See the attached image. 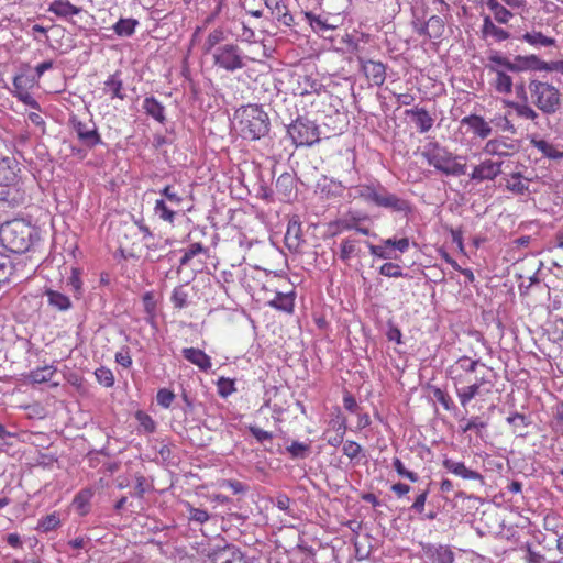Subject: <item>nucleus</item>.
Instances as JSON below:
<instances>
[{
	"label": "nucleus",
	"instance_id": "nucleus-55",
	"mask_svg": "<svg viewBox=\"0 0 563 563\" xmlns=\"http://www.w3.org/2000/svg\"><path fill=\"white\" fill-rule=\"evenodd\" d=\"M136 419L140 422V426L146 431V432H154L156 428L155 421L148 416L147 413L143 411L136 412Z\"/></svg>",
	"mask_w": 563,
	"mask_h": 563
},
{
	"label": "nucleus",
	"instance_id": "nucleus-22",
	"mask_svg": "<svg viewBox=\"0 0 563 563\" xmlns=\"http://www.w3.org/2000/svg\"><path fill=\"white\" fill-rule=\"evenodd\" d=\"M49 12H53L57 16L69 19L73 15H77L81 12V8L71 4L69 1L55 0L51 3Z\"/></svg>",
	"mask_w": 563,
	"mask_h": 563
},
{
	"label": "nucleus",
	"instance_id": "nucleus-15",
	"mask_svg": "<svg viewBox=\"0 0 563 563\" xmlns=\"http://www.w3.org/2000/svg\"><path fill=\"white\" fill-rule=\"evenodd\" d=\"M362 70L366 78L375 86H382L386 79V68L380 62L365 60Z\"/></svg>",
	"mask_w": 563,
	"mask_h": 563
},
{
	"label": "nucleus",
	"instance_id": "nucleus-13",
	"mask_svg": "<svg viewBox=\"0 0 563 563\" xmlns=\"http://www.w3.org/2000/svg\"><path fill=\"white\" fill-rule=\"evenodd\" d=\"M488 62L497 63L503 65L505 69L510 73H522L527 71V56L516 55L512 60L501 55L497 51H490L487 56Z\"/></svg>",
	"mask_w": 563,
	"mask_h": 563
},
{
	"label": "nucleus",
	"instance_id": "nucleus-14",
	"mask_svg": "<svg viewBox=\"0 0 563 563\" xmlns=\"http://www.w3.org/2000/svg\"><path fill=\"white\" fill-rule=\"evenodd\" d=\"M442 464L445 470L459 477L464 479L479 481L482 484L484 483L483 475L466 467L463 462L454 461L452 459H444Z\"/></svg>",
	"mask_w": 563,
	"mask_h": 563
},
{
	"label": "nucleus",
	"instance_id": "nucleus-6",
	"mask_svg": "<svg viewBox=\"0 0 563 563\" xmlns=\"http://www.w3.org/2000/svg\"><path fill=\"white\" fill-rule=\"evenodd\" d=\"M214 66L224 69L229 73L242 69L246 66L245 56L241 48L233 43L223 44L218 46L212 52Z\"/></svg>",
	"mask_w": 563,
	"mask_h": 563
},
{
	"label": "nucleus",
	"instance_id": "nucleus-30",
	"mask_svg": "<svg viewBox=\"0 0 563 563\" xmlns=\"http://www.w3.org/2000/svg\"><path fill=\"white\" fill-rule=\"evenodd\" d=\"M482 32L484 36L490 35L498 42L505 41L509 37V33L504 29L496 26L489 16L484 18Z\"/></svg>",
	"mask_w": 563,
	"mask_h": 563
},
{
	"label": "nucleus",
	"instance_id": "nucleus-33",
	"mask_svg": "<svg viewBox=\"0 0 563 563\" xmlns=\"http://www.w3.org/2000/svg\"><path fill=\"white\" fill-rule=\"evenodd\" d=\"M225 40L224 31L221 27H217L209 33L205 43H203V52L209 54L217 48L216 46L222 43Z\"/></svg>",
	"mask_w": 563,
	"mask_h": 563
},
{
	"label": "nucleus",
	"instance_id": "nucleus-4",
	"mask_svg": "<svg viewBox=\"0 0 563 563\" xmlns=\"http://www.w3.org/2000/svg\"><path fill=\"white\" fill-rule=\"evenodd\" d=\"M422 156L429 165L446 176H461L466 173V164L459 163L456 156L438 145L424 151Z\"/></svg>",
	"mask_w": 563,
	"mask_h": 563
},
{
	"label": "nucleus",
	"instance_id": "nucleus-59",
	"mask_svg": "<svg viewBox=\"0 0 563 563\" xmlns=\"http://www.w3.org/2000/svg\"><path fill=\"white\" fill-rule=\"evenodd\" d=\"M249 431L260 443H264L265 441H271L273 439L272 432L265 431L257 426H250Z\"/></svg>",
	"mask_w": 563,
	"mask_h": 563
},
{
	"label": "nucleus",
	"instance_id": "nucleus-1",
	"mask_svg": "<svg viewBox=\"0 0 563 563\" xmlns=\"http://www.w3.org/2000/svg\"><path fill=\"white\" fill-rule=\"evenodd\" d=\"M38 239L36 229L24 220H12L0 227V241L12 253L27 252Z\"/></svg>",
	"mask_w": 563,
	"mask_h": 563
},
{
	"label": "nucleus",
	"instance_id": "nucleus-44",
	"mask_svg": "<svg viewBox=\"0 0 563 563\" xmlns=\"http://www.w3.org/2000/svg\"><path fill=\"white\" fill-rule=\"evenodd\" d=\"M357 241L354 239H345L341 243V250H340V258L344 262H347L352 256L356 254Z\"/></svg>",
	"mask_w": 563,
	"mask_h": 563
},
{
	"label": "nucleus",
	"instance_id": "nucleus-5",
	"mask_svg": "<svg viewBox=\"0 0 563 563\" xmlns=\"http://www.w3.org/2000/svg\"><path fill=\"white\" fill-rule=\"evenodd\" d=\"M287 133L296 147L312 146L320 141L319 126L305 117H298L287 128Z\"/></svg>",
	"mask_w": 563,
	"mask_h": 563
},
{
	"label": "nucleus",
	"instance_id": "nucleus-51",
	"mask_svg": "<svg viewBox=\"0 0 563 563\" xmlns=\"http://www.w3.org/2000/svg\"><path fill=\"white\" fill-rule=\"evenodd\" d=\"M155 212L164 221L173 222L175 212L166 205L164 200H156Z\"/></svg>",
	"mask_w": 563,
	"mask_h": 563
},
{
	"label": "nucleus",
	"instance_id": "nucleus-61",
	"mask_svg": "<svg viewBox=\"0 0 563 563\" xmlns=\"http://www.w3.org/2000/svg\"><path fill=\"white\" fill-rule=\"evenodd\" d=\"M383 243L385 246H391L401 253H405L409 249V240L407 238L399 240L386 239L383 241Z\"/></svg>",
	"mask_w": 563,
	"mask_h": 563
},
{
	"label": "nucleus",
	"instance_id": "nucleus-39",
	"mask_svg": "<svg viewBox=\"0 0 563 563\" xmlns=\"http://www.w3.org/2000/svg\"><path fill=\"white\" fill-rule=\"evenodd\" d=\"M429 26V38H439L442 36L444 32V21L442 18L438 15H432L427 21Z\"/></svg>",
	"mask_w": 563,
	"mask_h": 563
},
{
	"label": "nucleus",
	"instance_id": "nucleus-53",
	"mask_svg": "<svg viewBox=\"0 0 563 563\" xmlns=\"http://www.w3.org/2000/svg\"><path fill=\"white\" fill-rule=\"evenodd\" d=\"M309 445L302 442L294 441L288 448L287 451L291 454L294 459H303L307 456L309 452Z\"/></svg>",
	"mask_w": 563,
	"mask_h": 563
},
{
	"label": "nucleus",
	"instance_id": "nucleus-35",
	"mask_svg": "<svg viewBox=\"0 0 563 563\" xmlns=\"http://www.w3.org/2000/svg\"><path fill=\"white\" fill-rule=\"evenodd\" d=\"M16 174L14 169L9 165V159L4 158L0 161V187L16 183Z\"/></svg>",
	"mask_w": 563,
	"mask_h": 563
},
{
	"label": "nucleus",
	"instance_id": "nucleus-21",
	"mask_svg": "<svg viewBox=\"0 0 563 563\" xmlns=\"http://www.w3.org/2000/svg\"><path fill=\"white\" fill-rule=\"evenodd\" d=\"M406 114L413 117L415 124L420 133H426L432 128L433 119L424 108L407 110Z\"/></svg>",
	"mask_w": 563,
	"mask_h": 563
},
{
	"label": "nucleus",
	"instance_id": "nucleus-36",
	"mask_svg": "<svg viewBox=\"0 0 563 563\" xmlns=\"http://www.w3.org/2000/svg\"><path fill=\"white\" fill-rule=\"evenodd\" d=\"M137 23L135 19H120L113 25V31L119 36H131L135 32Z\"/></svg>",
	"mask_w": 563,
	"mask_h": 563
},
{
	"label": "nucleus",
	"instance_id": "nucleus-49",
	"mask_svg": "<svg viewBox=\"0 0 563 563\" xmlns=\"http://www.w3.org/2000/svg\"><path fill=\"white\" fill-rule=\"evenodd\" d=\"M379 274L386 277H404L406 276L398 264L387 262L379 267Z\"/></svg>",
	"mask_w": 563,
	"mask_h": 563
},
{
	"label": "nucleus",
	"instance_id": "nucleus-42",
	"mask_svg": "<svg viewBox=\"0 0 563 563\" xmlns=\"http://www.w3.org/2000/svg\"><path fill=\"white\" fill-rule=\"evenodd\" d=\"M13 268L14 266L10 257L0 253V285L9 282Z\"/></svg>",
	"mask_w": 563,
	"mask_h": 563
},
{
	"label": "nucleus",
	"instance_id": "nucleus-24",
	"mask_svg": "<svg viewBox=\"0 0 563 563\" xmlns=\"http://www.w3.org/2000/svg\"><path fill=\"white\" fill-rule=\"evenodd\" d=\"M454 380H456V378H454ZM454 385L462 407H466L475 397L484 395L483 389H479L478 385H475L474 383L464 387H457V382H455Z\"/></svg>",
	"mask_w": 563,
	"mask_h": 563
},
{
	"label": "nucleus",
	"instance_id": "nucleus-56",
	"mask_svg": "<svg viewBox=\"0 0 563 563\" xmlns=\"http://www.w3.org/2000/svg\"><path fill=\"white\" fill-rule=\"evenodd\" d=\"M456 364L466 373H474L478 365H483L479 360H472L468 356L460 357Z\"/></svg>",
	"mask_w": 563,
	"mask_h": 563
},
{
	"label": "nucleus",
	"instance_id": "nucleus-3",
	"mask_svg": "<svg viewBox=\"0 0 563 563\" xmlns=\"http://www.w3.org/2000/svg\"><path fill=\"white\" fill-rule=\"evenodd\" d=\"M268 114L257 104H249L240 114V130L244 139L260 140L269 131Z\"/></svg>",
	"mask_w": 563,
	"mask_h": 563
},
{
	"label": "nucleus",
	"instance_id": "nucleus-26",
	"mask_svg": "<svg viewBox=\"0 0 563 563\" xmlns=\"http://www.w3.org/2000/svg\"><path fill=\"white\" fill-rule=\"evenodd\" d=\"M380 207L390 209L396 212H405L406 213V212L410 211V205L407 200L399 198L398 196L389 192L388 190L386 191V194L384 196Z\"/></svg>",
	"mask_w": 563,
	"mask_h": 563
},
{
	"label": "nucleus",
	"instance_id": "nucleus-9",
	"mask_svg": "<svg viewBox=\"0 0 563 563\" xmlns=\"http://www.w3.org/2000/svg\"><path fill=\"white\" fill-rule=\"evenodd\" d=\"M422 552L430 563H454L455 555L450 545L426 543Z\"/></svg>",
	"mask_w": 563,
	"mask_h": 563
},
{
	"label": "nucleus",
	"instance_id": "nucleus-31",
	"mask_svg": "<svg viewBox=\"0 0 563 563\" xmlns=\"http://www.w3.org/2000/svg\"><path fill=\"white\" fill-rule=\"evenodd\" d=\"M522 40L534 47L554 46L555 40L543 35L541 32H527L522 35Z\"/></svg>",
	"mask_w": 563,
	"mask_h": 563
},
{
	"label": "nucleus",
	"instance_id": "nucleus-47",
	"mask_svg": "<svg viewBox=\"0 0 563 563\" xmlns=\"http://www.w3.org/2000/svg\"><path fill=\"white\" fill-rule=\"evenodd\" d=\"M175 308L183 309L188 303V294L184 289V286H178L174 289L170 298Z\"/></svg>",
	"mask_w": 563,
	"mask_h": 563
},
{
	"label": "nucleus",
	"instance_id": "nucleus-34",
	"mask_svg": "<svg viewBox=\"0 0 563 563\" xmlns=\"http://www.w3.org/2000/svg\"><path fill=\"white\" fill-rule=\"evenodd\" d=\"M305 16L316 32H324L336 27V25L329 23L327 19H322L320 15H316L312 12H306Z\"/></svg>",
	"mask_w": 563,
	"mask_h": 563
},
{
	"label": "nucleus",
	"instance_id": "nucleus-52",
	"mask_svg": "<svg viewBox=\"0 0 563 563\" xmlns=\"http://www.w3.org/2000/svg\"><path fill=\"white\" fill-rule=\"evenodd\" d=\"M175 394L167 389V388H161L158 391H157V395H156V401L157 404L167 409L170 407V405L173 404V401L175 400Z\"/></svg>",
	"mask_w": 563,
	"mask_h": 563
},
{
	"label": "nucleus",
	"instance_id": "nucleus-63",
	"mask_svg": "<svg viewBox=\"0 0 563 563\" xmlns=\"http://www.w3.org/2000/svg\"><path fill=\"white\" fill-rule=\"evenodd\" d=\"M361 451H362V446L358 443H356L355 441L349 440L343 444V453L351 460L357 457V455L361 453Z\"/></svg>",
	"mask_w": 563,
	"mask_h": 563
},
{
	"label": "nucleus",
	"instance_id": "nucleus-45",
	"mask_svg": "<svg viewBox=\"0 0 563 563\" xmlns=\"http://www.w3.org/2000/svg\"><path fill=\"white\" fill-rule=\"evenodd\" d=\"M506 187H507L508 190H510V191H512L515 194H519V195H522V194H525L528 190V185H526L521 180V174L520 173H514L511 175V180L507 181Z\"/></svg>",
	"mask_w": 563,
	"mask_h": 563
},
{
	"label": "nucleus",
	"instance_id": "nucleus-16",
	"mask_svg": "<svg viewBox=\"0 0 563 563\" xmlns=\"http://www.w3.org/2000/svg\"><path fill=\"white\" fill-rule=\"evenodd\" d=\"M462 125H467L475 135L481 139H487L492 134V128L483 117L477 114H471L464 117L461 121Z\"/></svg>",
	"mask_w": 563,
	"mask_h": 563
},
{
	"label": "nucleus",
	"instance_id": "nucleus-46",
	"mask_svg": "<svg viewBox=\"0 0 563 563\" xmlns=\"http://www.w3.org/2000/svg\"><path fill=\"white\" fill-rule=\"evenodd\" d=\"M393 467L400 477L407 478L410 482H418L419 476L417 473L407 470L400 459L395 457L393 460Z\"/></svg>",
	"mask_w": 563,
	"mask_h": 563
},
{
	"label": "nucleus",
	"instance_id": "nucleus-17",
	"mask_svg": "<svg viewBox=\"0 0 563 563\" xmlns=\"http://www.w3.org/2000/svg\"><path fill=\"white\" fill-rule=\"evenodd\" d=\"M183 356L196 365L200 371L208 372L211 368V358L202 350L195 347L183 349Z\"/></svg>",
	"mask_w": 563,
	"mask_h": 563
},
{
	"label": "nucleus",
	"instance_id": "nucleus-8",
	"mask_svg": "<svg viewBox=\"0 0 563 563\" xmlns=\"http://www.w3.org/2000/svg\"><path fill=\"white\" fill-rule=\"evenodd\" d=\"M208 556L211 563H249L247 556L233 544L214 549Z\"/></svg>",
	"mask_w": 563,
	"mask_h": 563
},
{
	"label": "nucleus",
	"instance_id": "nucleus-60",
	"mask_svg": "<svg viewBox=\"0 0 563 563\" xmlns=\"http://www.w3.org/2000/svg\"><path fill=\"white\" fill-rule=\"evenodd\" d=\"M161 194L173 205L178 206L183 201L181 196L172 186H165Z\"/></svg>",
	"mask_w": 563,
	"mask_h": 563
},
{
	"label": "nucleus",
	"instance_id": "nucleus-10",
	"mask_svg": "<svg viewBox=\"0 0 563 563\" xmlns=\"http://www.w3.org/2000/svg\"><path fill=\"white\" fill-rule=\"evenodd\" d=\"M26 201V192L16 183L0 187V205L2 207L15 208Z\"/></svg>",
	"mask_w": 563,
	"mask_h": 563
},
{
	"label": "nucleus",
	"instance_id": "nucleus-50",
	"mask_svg": "<svg viewBox=\"0 0 563 563\" xmlns=\"http://www.w3.org/2000/svg\"><path fill=\"white\" fill-rule=\"evenodd\" d=\"M550 62L541 60L536 55H527V70L549 71Z\"/></svg>",
	"mask_w": 563,
	"mask_h": 563
},
{
	"label": "nucleus",
	"instance_id": "nucleus-62",
	"mask_svg": "<svg viewBox=\"0 0 563 563\" xmlns=\"http://www.w3.org/2000/svg\"><path fill=\"white\" fill-rule=\"evenodd\" d=\"M428 495H429V490L428 489H426L422 493H420L416 497L413 504L411 505L410 510H412V511H415L417 514H420V515L423 514Z\"/></svg>",
	"mask_w": 563,
	"mask_h": 563
},
{
	"label": "nucleus",
	"instance_id": "nucleus-48",
	"mask_svg": "<svg viewBox=\"0 0 563 563\" xmlns=\"http://www.w3.org/2000/svg\"><path fill=\"white\" fill-rule=\"evenodd\" d=\"M96 378L99 384L104 387H112L114 385V376L113 373L107 367H99L95 372Z\"/></svg>",
	"mask_w": 563,
	"mask_h": 563
},
{
	"label": "nucleus",
	"instance_id": "nucleus-18",
	"mask_svg": "<svg viewBox=\"0 0 563 563\" xmlns=\"http://www.w3.org/2000/svg\"><path fill=\"white\" fill-rule=\"evenodd\" d=\"M386 191L387 189L380 185H367L361 186L358 194L360 197L363 198L365 201L374 203L377 207H380Z\"/></svg>",
	"mask_w": 563,
	"mask_h": 563
},
{
	"label": "nucleus",
	"instance_id": "nucleus-37",
	"mask_svg": "<svg viewBox=\"0 0 563 563\" xmlns=\"http://www.w3.org/2000/svg\"><path fill=\"white\" fill-rule=\"evenodd\" d=\"M487 5L494 12L495 20L499 23L505 24L512 16V13L496 0H488Z\"/></svg>",
	"mask_w": 563,
	"mask_h": 563
},
{
	"label": "nucleus",
	"instance_id": "nucleus-25",
	"mask_svg": "<svg viewBox=\"0 0 563 563\" xmlns=\"http://www.w3.org/2000/svg\"><path fill=\"white\" fill-rule=\"evenodd\" d=\"M285 243L289 250L298 249L301 243V224L297 220H290L285 234Z\"/></svg>",
	"mask_w": 563,
	"mask_h": 563
},
{
	"label": "nucleus",
	"instance_id": "nucleus-7",
	"mask_svg": "<svg viewBox=\"0 0 563 563\" xmlns=\"http://www.w3.org/2000/svg\"><path fill=\"white\" fill-rule=\"evenodd\" d=\"M69 121L77 137L85 146L92 148L102 143L101 136L93 122H82L76 117H71Z\"/></svg>",
	"mask_w": 563,
	"mask_h": 563
},
{
	"label": "nucleus",
	"instance_id": "nucleus-58",
	"mask_svg": "<svg viewBox=\"0 0 563 563\" xmlns=\"http://www.w3.org/2000/svg\"><path fill=\"white\" fill-rule=\"evenodd\" d=\"M67 286L75 292V295H81V280L79 278L78 269H71V275L67 280Z\"/></svg>",
	"mask_w": 563,
	"mask_h": 563
},
{
	"label": "nucleus",
	"instance_id": "nucleus-12",
	"mask_svg": "<svg viewBox=\"0 0 563 563\" xmlns=\"http://www.w3.org/2000/svg\"><path fill=\"white\" fill-rule=\"evenodd\" d=\"M503 162L485 159L474 167L470 175L471 180L482 183L484 180H494L501 173Z\"/></svg>",
	"mask_w": 563,
	"mask_h": 563
},
{
	"label": "nucleus",
	"instance_id": "nucleus-32",
	"mask_svg": "<svg viewBox=\"0 0 563 563\" xmlns=\"http://www.w3.org/2000/svg\"><path fill=\"white\" fill-rule=\"evenodd\" d=\"M46 296L49 305L54 306L60 311H66L71 307L70 299L59 291L48 289L46 291Z\"/></svg>",
	"mask_w": 563,
	"mask_h": 563
},
{
	"label": "nucleus",
	"instance_id": "nucleus-20",
	"mask_svg": "<svg viewBox=\"0 0 563 563\" xmlns=\"http://www.w3.org/2000/svg\"><path fill=\"white\" fill-rule=\"evenodd\" d=\"M265 5L272 11V14L283 23L284 25L290 26L294 22V18L289 14L286 5L282 0H264Z\"/></svg>",
	"mask_w": 563,
	"mask_h": 563
},
{
	"label": "nucleus",
	"instance_id": "nucleus-2",
	"mask_svg": "<svg viewBox=\"0 0 563 563\" xmlns=\"http://www.w3.org/2000/svg\"><path fill=\"white\" fill-rule=\"evenodd\" d=\"M532 104L545 115L555 114L562 104L560 90L545 81L530 79L528 82Z\"/></svg>",
	"mask_w": 563,
	"mask_h": 563
},
{
	"label": "nucleus",
	"instance_id": "nucleus-43",
	"mask_svg": "<svg viewBox=\"0 0 563 563\" xmlns=\"http://www.w3.org/2000/svg\"><path fill=\"white\" fill-rule=\"evenodd\" d=\"M294 183V176L289 173H284L277 178L276 188L279 192H283L285 196H287L291 192Z\"/></svg>",
	"mask_w": 563,
	"mask_h": 563
},
{
	"label": "nucleus",
	"instance_id": "nucleus-57",
	"mask_svg": "<svg viewBox=\"0 0 563 563\" xmlns=\"http://www.w3.org/2000/svg\"><path fill=\"white\" fill-rule=\"evenodd\" d=\"M222 487L230 488L234 495L244 494L249 490V486L246 484L235 479H225L222 483Z\"/></svg>",
	"mask_w": 563,
	"mask_h": 563
},
{
	"label": "nucleus",
	"instance_id": "nucleus-11",
	"mask_svg": "<svg viewBox=\"0 0 563 563\" xmlns=\"http://www.w3.org/2000/svg\"><path fill=\"white\" fill-rule=\"evenodd\" d=\"M486 68L495 74V79L492 82L495 90L499 93L509 95L512 92L514 82L510 75L507 74V69L503 65L497 63L488 62Z\"/></svg>",
	"mask_w": 563,
	"mask_h": 563
},
{
	"label": "nucleus",
	"instance_id": "nucleus-64",
	"mask_svg": "<svg viewBox=\"0 0 563 563\" xmlns=\"http://www.w3.org/2000/svg\"><path fill=\"white\" fill-rule=\"evenodd\" d=\"M527 563H544L545 556L537 551H534L530 544H527V554H526Z\"/></svg>",
	"mask_w": 563,
	"mask_h": 563
},
{
	"label": "nucleus",
	"instance_id": "nucleus-54",
	"mask_svg": "<svg viewBox=\"0 0 563 563\" xmlns=\"http://www.w3.org/2000/svg\"><path fill=\"white\" fill-rule=\"evenodd\" d=\"M433 396L443 406L445 410H452L455 408L451 397L441 388H433Z\"/></svg>",
	"mask_w": 563,
	"mask_h": 563
},
{
	"label": "nucleus",
	"instance_id": "nucleus-19",
	"mask_svg": "<svg viewBox=\"0 0 563 563\" xmlns=\"http://www.w3.org/2000/svg\"><path fill=\"white\" fill-rule=\"evenodd\" d=\"M13 87L15 89L14 96L22 101L24 104L31 107L32 109L38 110V102L31 96V93L25 89L24 85V76H15L13 79Z\"/></svg>",
	"mask_w": 563,
	"mask_h": 563
},
{
	"label": "nucleus",
	"instance_id": "nucleus-28",
	"mask_svg": "<svg viewBox=\"0 0 563 563\" xmlns=\"http://www.w3.org/2000/svg\"><path fill=\"white\" fill-rule=\"evenodd\" d=\"M268 305L277 310L291 313L294 311V296L291 292H277L275 297L268 301Z\"/></svg>",
	"mask_w": 563,
	"mask_h": 563
},
{
	"label": "nucleus",
	"instance_id": "nucleus-23",
	"mask_svg": "<svg viewBox=\"0 0 563 563\" xmlns=\"http://www.w3.org/2000/svg\"><path fill=\"white\" fill-rule=\"evenodd\" d=\"M143 109L147 115L152 117L159 123L165 122V108L156 98L146 97L143 101Z\"/></svg>",
	"mask_w": 563,
	"mask_h": 563
},
{
	"label": "nucleus",
	"instance_id": "nucleus-40",
	"mask_svg": "<svg viewBox=\"0 0 563 563\" xmlns=\"http://www.w3.org/2000/svg\"><path fill=\"white\" fill-rule=\"evenodd\" d=\"M510 146L503 142V141H499V140H489L485 146H484V152L489 154V155H499V156H503V155H507V150L509 148Z\"/></svg>",
	"mask_w": 563,
	"mask_h": 563
},
{
	"label": "nucleus",
	"instance_id": "nucleus-27",
	"mask_svg": "<svg viewBox=\"0 0 563 563\" xmlns=\"http://www.w3.org/2000/svg\"><path fill=\"white\" fill-rule=\"evenodd\" d=\"M120 75H121L120 71H115L114 74L110 75L108 77V79L104 81L103 89L107 93L111 95V98H118V99L123 100L125 96L122 92L123 81H122Z\"/></svg>",
	"mask_w": 563,
	"mask_h": 563
},
{
	"label": "nucleus",
	"instance_id": "nucleus-38",
	"mask_svg": "<svg viewBox=\"0 0 563 563\" xmlns=\"http://www.w3.org/2000/svg\"><path fill=\"white\" fill-rule=\"evenodd\" d=\"M55 374V369L52 366H45L36 368L30 373V379L34 384H41L49 382Z\"/></svg>",
	"mask_w": 563,
	"mask_h": 563
},
{
	"label": "nucleus",
	"instance_id": "nucleus-29",
	"mask_svg": "<svg viewBox=\"0 0 563 563\" xmlns=\"http://www.w3.org/2000/svg\"><path fill=\"white\" fill-rule=\"evenodd\" d=\"M507 104L508 107L515 110L516 114L519 118L531 120L536 124H538L537 120L539 119V113L531 106H529L528 102L519 103L515 101H509L507 102Z\"/></svg>",
	"mask_w": 563,
	"mask_h": 563
},
{
	"label": "nucleus",
	"instance_id": "nucleus-41",
	"mask_svg": "<svg viewBox=\"0 0 563 563\" xmlns=\"http://www.w3.org/2000/svg\"><path fill=\"white\" fill-rule=\"evenodd\" d=\"M207 252V249L203 247L201 243H192L185 251L179 261L180 266H186L189 262L198 254Z\"/></svg>",
	"mask_w": 563,
	"mask_h": 563
}]
</instances>
